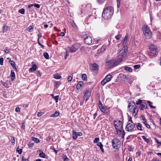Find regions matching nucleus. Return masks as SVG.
I'll use <instances>...</instances> for the list:
<instances>
[{
    "label": "nucleus",
    "mask_w": 161,
    "mask_h": 161,
    "mask_svg": "<svg viewBox=\"0 0 161 161\" xmlns=\"http://www.w3.org/2000/svg\"><path fill=\"white\" fill-rule=\"evenodd\" d=\"M128 51V47L126 46H124L121 50L119 51L118 58L115 61V64H120L123 60L126 57Z\"/></svg>",
    "instance_id": "1"
},
{
    "label": "nucleus",
    "mask_w": 161,
    "mask_h": 161,
    "mask_svg": "<svg viewBox=\"0 0 161 161\" xmlns=\"http://www.w3.org/2000/svg\"><path fill=\"white\" fill-rule=\"evenodd\" d=\"M113 13V8L111 6H109L104 9L102 14V16L105 19H109L111 18Z\"/></svg>",
    "instance_id": "2"
},
{
    "label": "nucleus",
    "mask_w": 161,
    "mask_h": 161,
    "mask_svg": "<svg viewBox=\"0 0 161 161\" xmlns=\"http://www.w3.org/2000/svg\"><path fill=\"white\" fill-rule=\"evenodd\" d=\"M133 108L132 110V115L135 116L138 113V108L136 106L135 103L133 101H131L129 103L128 106V108L130 112H131V109Z\"/></svg>",
    "instance_id": "3"
},
{
    "label": "nucleus",
    "mask_w": 161,
    "mask_h": 161,
    "mask_svg": "<svg viewBox=\"0 0 161 161\" xmlns=\"http://www.w3.org/2000/svg\"><path fill=\"white\" fill-rule=\"evenodd\" d=\"M142 29L145 37L147 39H150L152 35V32L150 29L146 25H143Z\"/></svg>",
    "instance_id": "4"
},
{
    "label": "nucleus",
    "mask_w": 161,
    "mask_h": 161,
    "mask_svg": "<svg viewBox=\"0 0 161 161\" xmlns=\"http://www.w3.org/2000/svg\"><path fill=\"white\" fill-rule=\"evenodd\" d=\"M121 144V142L118 139H114L112 141L113 147L117 149L119 147Z\"/></svg>",
    "instance_id": "5"
},
{
    "label": "nucleus",
    "mask_w": 161,
    "mask_h": 161,
    "mask_svg": "<svg viewBox=\"0 0 161 161\" xmlns=\"http://www.w3.org/2000/svg\"><path fill=\"white\" fill-rule=\"evenodd\" d=\"M149 48L150 50L149 53V56L152 58L155 56L157 53L156 46L153 45H151L149 47Z\"/></svg>",
    "instance_id": "6"
},
{
    "label": "nucleus",
    "mask_w": 161,
    "mask_h": 161,
    "mask_svg": "<svg viewBox=\"0 0 161 161\" xmlns=\"http://www.w3.org/2000/svg\"><path fill=\"white\" fill-rule=\"evenodd\" d=\"M134 126L131 123H128L125 128L126 130L128 132H132L134 130Z\"/></svg>",
    "instance_id": "7"
},
{
    "label": "nucleus",
    "mask_w": 161,
    "mask_h": 161,
    "mask_svg": "<svg viewBox=\"0 0 161 161\" xmlns=\"http://www.w3.org/2000/svg\"><path fill=\"white\" fill-rule=\"evenodd\" d=\"M84 41L88 45L91 44L92 41V37L87 36L85 37Z\"/></svg>",
    "instance_id": "8"
},
{
    "label": "nucleus",
    "mask_w": 161,
    "mask_h": 161,
    "mask_svg": "<svg viewBox=\"0 0 161 161\" xmlns=\"http://www.w3.org/2000/svg\"><path fill=\"white\" fill-rule=\"evenodd\" d=\"M78 48L77 45L74 44L70 47L69 50L71 53L75 52L78 49Z\"/></svg>",
    "instance_id": "9"
},
{
    "label": "nucleus",
    "mask_w": 161,
    "mask_h": 161,
    "mask_svg": "<svg viewBox=\"0 0 161 161\" xmlns=\"http://www.w3.org/2000/svg\"><path fill=\"white\" fill-rule=\"evenodd\" d=\"M117 122V121L116 120L114 121V126L115 127V128L117 130V132L118 134L119 135L121 134L122 133V131L121 130H119V127L117 125H116V124H115V123Z\"/></svg>",
    "instance_id": "10"
},
{
    "label": "nucleus",
    "mask_w": 161,
    "mask_h": 161,
    "mask_svg": "<svg viewBox=\"0 0 161 161\" xmlns=\"http://www.w3.org/2000/svg\"><path fill=\"white\" fill-rule=\"evenodd\" d=\"M91 93L89 90H86L84 94V97L86 98V101H87L90 97Z\"/></svg>",
    "instance_id": "11"
},
{
    "label": "nucleus",
    "mask_w": 161,
    "mask_h": 161,
    "mask_svg": "<svg viewBox=\"0 0 161 161\" xmlns=\"http://www.w3.org/2000/svg\"><path fill=\"white\" fill-rule=\"evenodd\" d=\"M84 85V83L82 81H80L76 86V88L77 89H81Z\"/></svg>",
    "instance_id": "12"
},
{
    "label": "nucleus",
    "mask_w": 161,
    "mask_h": 161,
    "mask_svg": "<svg viewBox=\"0 0 161 161\" xmlns=\"http://www.w3.org/2000/svg\"><path fill=\"white\" fill-rule=\"evenodd\" d=\"M8 80H6L5 82H4L2 80L0 81V82L3 86L7 88H8L9 87V86L8 84Z\"/></svg>",
    "instance_id": "13"
},
{
    "label": "nucleus",
    "mask_w": 161,
    "mask_h": 161,
    "mask_svg": "<svg viewBox=\"0 0 161 161\" xmlns=\"http://www.w3.org/2000/svg\"><path fill=\"white\" fill-rule=\"evenodd\" d=\"M100 109L102 112L105 114H107L108 113V110L106 107H103V108H101Z\"/></svg>",
    "instance_id": "14"
},
{
    "label": "nucleus",
    "mask_w": 161,
    "mask_h": 161,
    "mask_svg": "<svg viewBox=\"0 0 161 161\" xmlns=\"http://www.w3.org/2000/svg\"><path fill=\"white\" fill-rule=\"evenodd\" d=\"M98 65L96 63H94L92 65L91 69L93 70L96 71L98 70Z\"/></svg>",
    "instance_id": "15"
},
{
    "label": "nucleus",
    "mask_w": 161,
    "mask_h": 161,
    "mask_svg": "<svg viewBox=\"0 0 161 161\" xmlns=\"http://www.w3.org/2000/svg\"><path fill=\"white\" fill-rule=\"evenodd\" d=\"M115 61L114 62V63L110 62L109 63L106 64V67L108 68H111V67H113V66H115L118 65L116 64H115Z\"/></svg>",
    "instance_id": "16"
},
{
    "label": "nucleus",
    "mask_w": 161,
    "mask_h": 161,
    "mask_svg": "<svg viewBox=\"0 0 161 161\" xmlns=\"http://www.w3.org/2000/svg\"><path fill=\"white\" fill-rule=\"evenodd\" d=\"M72 132L73 139L75 140L78 137L77 132L74 130H73Z\"/></svg>",
    "instance_id": "17"
},
{
    "label": "nucleus",
    "mask_w": 161,
    "mask_h": 161,
    "mask_svg": "<svg viewBox=\"0 0 161 161\" xmlns=\"http://www.w3.org/2000/svg\"><path fill=\"white\" fill-rule=\"evenodd\" d=\"M10 76L11 77V80L12 81H13L15 79V75L14 72L13 70H12L11 71Z\"/></svg>",
    "instance_id": "18"
},
{
    "label": "nucleus",
    "mask_w": 161,
    "mask_h": 161,
    "mask_svg": "<svg viewBox=\"0 0 161 161\" xmlns=\"http://www.w3.org/2000/svg\"><path fill=\"white\" fill-rule=\"evenodd\" d=\"M136 127L137 129L140 130L142 131V125L141 124L139 123H137L136 124Z\"/></svg>",
    "instance_id": "19"
},
{
    "label": "nucleus",
    "mask_w": 161,
    "mask_h": 161,
    "mask_svg": "<svg viewBox=\"0 0 161 161\" xmlns=\"http://www.w3.org/2000/svg\"><path fill=\"white\" fill-rule=\"evenodd\" d=\"M37 68V66L36 64H33L31 67L29 69V71L31 72H33L36 70Z\"/></svg>",
    "instance_id": "20"
},
{
    "label": "nucleus",
    "mask_w": 161,
    "mask_h": 161,
    "mask_svg": "<svg viewBox=\"0 0 161 161\" xmlns=\"http://www.w3.org/2000/svg\"><path fill=\"white\" fill-rule=\"evenodd\" d=\"M112 78V76L110 74H108L106 75L105 78L104 79L105 80H106L108 82H109Z\"/></svg>",
    "instance_id": "21"
},
{
    "label": "nucleus",
    "mask_w": 161,
    "mask_h": 161,
    "mask_svg": "<svg viewBox=\"0 0 161 161\" xmlns=\"http://www.w3.org/2000/svg\"><path fill=\"white\" fill-rule=\"evenodd\" d=\"M106 49V46L105 45H103L101 48L98 49V52L99 53H102Z\"/></svg>",
    "instance_id": "22"
},
{
    "label": "nucleus",
    "mask_w": 161,
    "mask_h": 161,
    "mask_svg": "<svg viewBox=\"0 0 161 161\" xmlns=\"http://www.w3.org/2000/svg\"><path fill=\"white\" fill-rule=\"evenodd\" d=\"M9 63L12 66V67H13V68L14 69H17L16 68L15 66V63L13 61L9 60Z\"/></svg>",
    "instance_id": "23"
},
{
    "label": "nucleus",
    "mask_w": 161,
    "mask_h": 161,
    "mask_svg": "<svg viewBox=\"0 0 161 161\" xmlns=\"http://www.w3.org/2000/svg\"><path fill=\"white\" fill-rule=\"evenodd\" d=\"M140 119H141L142 120H143L142 123L143 124L147 123V119H146L144 116L143 115H141Z\"/></svg>",
    "instance_id": "24"
},
{
    "label": "nucleus",
    "mask_w": 161,
    "mask_h": 161,
    "mask_svg": "<svg viewBox=\"0 0 161 161\" xmlns=\"http://www.w3.org/2000/svg\"><path fill=\"white\" fill-rule=\"evenodd\" d=\"M147 108V106L145 103L142 104L141 105L140 109L141 110H143L144 109H146Z\"/></svg>",
    "instance_id": "25"
},
{
    "label": "nucleus",
    "mask_w": 161,
    "mask_h": 161,
    "mask_svg": "<svg viewBox=\"0 0 161 161\" xmlns=\"http://www.w3.org/2000/svg\"><path fill=\"white\" fill-rule=\"evenodd\" d=\"M71 25L75 29H77V27L74 21H72L70 22Z\"/></svg>",
    "instance_id": "26"
},
{
    "label": "nucleus",
    "mask_w": 161,
    "mask_h": 161,
    "mask_svg": "<svg viewBox=\"0 0 161 161\" xmlns=\"http://www.w3.org/2000/svg\"><path fill=\"white\" fill-rule=\"evenodd\" d=\"M59 114V112H58L57 111H56V112L53 114H52L50 117H57Z\"/></svg>",
    "instance_id": "27"
},
{
    "label": "nucleus",
    "mask_w": 161,
    "mask_h": 161,
    "mask_svg": "<svg viewBox=\"0 0 161 161\" xmlns=\"http://www.w3.org/2000/svg\"><path fill=\"white\" fill-rule=\"evenodd\" d=\"M40 153H39V155L40 157L43 158H46V155L45 154L43 153L42 151H40Z\"/></svg>",
    "instance_id": "28"
},
{
    "label": "nucleus",
    "mask_w": 161,
    "mask_h": 161,
    "mask_svg": "<svg viewBox=\"0 0 161 161\" xmlns=\"http://www.w3.org/2000/svg\"><path fill=\"white\" fill-rule=\"evenodd\" d=\"M118 125V126L119 127V128H121V129H122V121H121L119 120L118 123H117V124Z\"/></svg>",
    "instance_id": "29"
},
{
    "label": "nucleus",
    "mask_w": 161,
    "mask_h": 161,
    "mask_svg": "<svg viewBox=\"0 0 161 161\" xmlns=\"http://www.w3.org/2000/svg\"><path fill=\"white\" fill-rule=\"evenodd\" d=\"M32 140L33 141H34L36 143H39L40 142V140L38 138L35 137H32Z\"/></svg>",
    "instance_id": "30"
},
{
    "label": "nucleus",
    "mask_w": 161,
    "mask_h": 161,
    "mask_svg": "<svg viewBox=\"0 0 161 161\" xmlns=\"http://www.w3.org/2000/svg\"><path fill=\"white\" fill-rule=\"evenodd\" d=\"M8 30V26L6 25H4L3 27V32H5L7 31Z\"/></svg>",
    "instance_id": "31"
},
{
    "label": "nucleus",
    "mask_w": 161,
    "mask_h": 161,
    "mask_svg": "<svg viewBox=\"0 0 161 161\" xmlns=\"http://www.w3.org/2000/svg\"><path fill=\"white\" fill-rule=\"evenodd\" d=\"M147 103L149 104V106L151 108H156L155 106H154L152 105L153 103L149 101H147Z\"/></svg>",
    "instance_id": "32"
},
{
    "label": "nucleus",
    "mask_w": 161,
    "mask_h": 161,
    "mask_svg": "<svg viewBox=\"0 0 161 161\" xmlns=\"http://www.w3.org/2000/svg\"><path fill=\"white\" fill-rule=\"evenodd\" d=\"M124 69L130 72H131L132 71V69L131 68L129 67H125Z\"/></svg>",
    "instance_id": "33"
},
{
    "label": "nucleus",
    "mask_w": 161,
    "mask_h": 161,
    "mask_svg": "<svg viewBox=\"0 0 161 161\" xmlns=\"http://www.w3.org/2000/svg\"><path fill=\"white\" fill-rule=\"evenodd\" d=\"M81 78L83 80H87V76L86 74H84L82 75Z\"/></svg>",
    "instance_id": "34"
},
{
    "label": "nucleus",
    "mask_w": 161,
    "mask_h": 161,
    "mask_svg": "<svg viewBox=\"0 0 161 161\" xmlns=\"http://www.w3.org/2000/svg\"><path fill=\"white\" fill-rule=\"evenodd\" d=\"M128 34H126V35L123 40V43H124L125 42L126 43L127 41V39L128 38Z\"/></svg>",
    "instance_id": "35"
},
{
    "label": "nucleus",
    "mask_w": 161,
    "mask_h": 161,
    "mask_svg": "<svg viewBox=\"0 0 161 161\" xmlns=\"http://www.w3.org/2000/svg\"><path fill=\"white\" fill-rule=\"evenodd\" d=\"M122 35L120 34H118L115 36V38L117 40H119L121 37Z\"/></svg>",
    "instance_id": "36"
},
{
    "label": "nucleus",
    "mask_w": 161,
    "mask_h": 161,
    "mask_svg": "<svg viewBox=\"0 0 161 161\" xmlns=\"http://www.w3.org/2000/svg\"><path fill=\"white\" fill-rule=\"evenodd\" d=\"M18 12L19 13H21V14H25V10L24 8H22L19 10Z\"/></svg>",
    "instance_id": "37"
},
{
    "label": "nucleus",
    "mask_w": 161,
    "mask_h": 161,
    "mask_svg": "<svg viewBox=\"0 0 161 161\" xmlns=\"http://www.w3.org/2000/svg\"><path fill=\"white\" fill-rule=\"evenodd\" d=\"M43 55L44 58L46 59H48L49 58V55L47 53H43Z\"/></svg>",
    "instance_id": "38"
},
{
    "label": "nucleus",
    "mask_w": 161,
    "mask_h": 161,
    "mask_svg": "<svg viewBox=\"0 0 161 161\" xmlns=\"http://www.w3.org/2000/svg\"><path fill=\"white\" fill-rule=\"evenodd\" d=\"M142 139L145 141L147 143H149L150 142V140L149 139H147L146 138L145 136H142Z\"/></svg>",
    "instance_id": "39"
},
{
    "label": "nucleus",
    "mask_w": 161,
    "mask_h": 161,
    "mask_svg": "<svg viewBox=\"0 0 161 161\" xmlns=\"http://www.w3.org/2000/svg\"><path fill=\"white\" fill-rule=\"evenodd\" d=\"M54 78L56 79H60L61 78V76L58 74L54 75Z\"/></svg>",
    "instance_id": "40"
},
{
    "label": "nucleus",
    "mask_w": 161,
    "mask_h": 161,
    "mask_svg": "<svg viewBox=\"0 0 161 161\" xmlns=\"http://www.w3.org/2000/svg\"><path fill=\"white\" fill-rule=\"evenodd\" d=\"M98 105L100 109L101 108H103L104 107L100 100H99Z\"/></svg>",
    "instance_id": "41"
},
{
    "label": "nucleus",
    "mask_w": 161,
    "mask_h": 161,
    "mask_svg": "<svg viewBox=\"0 0 161 161\" xmlns=\"http://www.w3.org/2000/svg\"><path fill=\"white\" fill-rule=\"evenodd\" d=\"M27 30L29 32H31L33 30V28L32 26H30L28 27Z\"/></svg>",
    "instance_id": "42"
},
{
    "label": "nucleus",
    "mask_w": 161,
    "mask_h": 161,
    "mask_svg": "<svg viewBox=\"0 0 161 161\" xmlns=\"http://www.w3.org/2000/svg\"><path fill=\"white\" fill-rule=\"evenodd\" d=\"M16 150L19 154H21L22 152V149H19V147L17 148Z\"/></svg>",
    "instance_id": "43"
},
{
    "label": "nucleus",
    "mask_w": 161,
    "mask_h": 161,
    "mask_svg": "<svg viewBox=\"0 0 161 161\" xmlns=\"http://www.w3.org/2000/svg\"><path fill=\"white\" fill-rule=\"evenodd\" d=\"M99 138L98 137H96L94 139V140L93 141V143H98V142H99Z\"/></svg>",
    "instance_id": "44"
},
{
    "label": "nucleus",
    "mask_w": 161,
    "mask_h": 161,
    "mask_svg": "<svg viewBox=\"0 0 161 161\" xmlns=\"http://www.w3.org/2000/svg\"><path fill=\"white\" fill-rule=\"evenodd\" d=\"M142 102V100L141 99H139L136 102V104L137 105H140V104Z\"/></svg>",
    "instance_id": "45"
},
{
    "label": "nucleus",
    "mask_w": 161,
    "mask_h": 161,
    "mask_svg": "<svg viewBox=\"0 0 161 161\" xmlns=\"http://www.w3.org/2000/svg\"><path fill=\"white\" fill-rule=\"evenodd\" d=\"M34 145V143H33L29 142L28 145V146L29 148H32Z\"/></svg>",
    "instance_id": "46"
},
{
    "label": "nucleus",
    "mask_w": 161,
    "mask_h": 161,
    "mask_svg": "<svg viewBox=\"0 0 161 161\" xmlns=\"http://www.w3.org/2000/svg\"><path fill=\"white\" fill-rule=\"evenodd\" d=\"M107 82H108L107 81H106V80H105V79H104L101 82V84L103 85H104Z\"/></svg>",
    "instance_id": "47"
},
{
    "label": "nucleus",
    "mask_w": 161,
    "mask_h": 161,
    "mask_svg": "<svg viewBox=\"0 0 161 161\" xmlns=\"http://www.w3.org/2000/svg\"><path fill=\"white\" fill-rule=\"evenodd\" d=\"M98 3L100 4H101L103 3L106 0H97Z\"/></svg>",
    "instance_id": "48"
},
{
    "label": "nucleus",
    "mask_w": 161,
    "mask_h": 161,
    "mask_svg": "<svg viewBox=\"0 0 161 161\" xmlns=\"http://www.w3.org/2000/svg\"><path fill=\"white\" fill-rule=\"evenodd\" d=\"M11 142L12 143H14L15 141L14 137L13 136L11 137Z\"/></svg>",
    "instance_id": "49"
},
{
    "label": "nucleus",
    "mask_w": 161,
    "mask_h": 161,
    "mask_svg": "<svg viewBox=\"0 0 161 161\" xmlns=\"http://www.w3.org/2000/svg\"><path fill=\"white\" fill-rule=\"evenodd\" d=\"M58 96H56L55 97H54L53 98L54 100H55L56 103H57L58 102Z\"/></svg>",
    "instance_id": "50"
},
{
    "label": "nucleus",
    "mask_w": 161,
    "mask_h": 161,
    "mask_svg": "<svg viewBox=\"0 0 161 161\" xmlns=\"http://www.w3.org/2000/svg\"><path fill=\"white\" fill-rule=\"evenodd\" d=\"M3 58H0V64L1 65L3 64Z\"/></svg>",
    "instance_id": "51"
},
{
    "label": "nucleus",
    "mask_w": 161,
    "mask_h": 161,
    "mask_svg": "<svg viewBox=\"0 0 161 161\" xmlns=\"http://www.w3.org/2000/svg\"><path fill=\"white\" fill-rule=\"evenodd\" d=\"M140 65L137 64V65H134L133 67L135 69H137L140 67Z\"/></svg>",
    "instance_id": "52"
},
{
    "label": "nucleus",
    "mask_w": 161,
    "mask_h": 161,
    "mask_svg": "<svg viewBox=\"0 0 161 161\" xmlns=\"http://www.w3.org/2000/svg\"><path fill=\"white\" fill-rule=\"evenodd\" d=\"M34 6L35 7H36L37 8H39L40 7V5L39 4H36V3H35V4H34Z\"/></svg>",
    "instance_id": "53"
},
{
    "label": "nucleus",
    "mask_w": 161,
    "mask_h": 161,
    "mask_svg": "<svg viewBox=\"0 0 161 161\" xmlns=\"http://www.w3.org/2000/svg\"><path fill=\"white\" fill-rule=\"evenodd\" d=\"M15 111L17 112H20V108L19 107H16L15 109Z\"/></svg>",
    "instance_id": "54"
},
{
    "label": "nucleus",
    "mask_w": 161,
    "mask_h": 161,
    "mask_svg": "<svg viewBox=\"0 0 161 161\" xmlns=\"http://www.w3.org/2000/svg\"><path fill=\"white\" fill-rule=\"evenodd\" d=\"M72 77L71 76H69L68 78V81L69 82L71 81L72 80Z\"/></svg>",
    "instance_id": "55"
},
{
    "label": "nucleus",
    "mask_w": 161,
    "mask_h": 161,
    "mask_svg": "<svg viewBox=\"0 0 161 161\" xmlns=\"http://www.w3.org/2000/svg\"><path fill=\"white\" fill-rule=\"evenodd\" d=\"M69 55L68 51L67 50H66V55L64 57V58L65 59L67 58V57Z\"/></svg>",
    "instance_id": "56"
},
{
    "label": "nucleus",
    "mask_w": 161,
    "mask_h": 161,
    "mask_svg": "<svg viewBox=\"0 0 161 161\" xmlns=\"http://www.w3.org/2000/svg\"><path fill=\"white\" fill-rule=\"evenodd\" d=\"M37 41L39 45L41 46L42 48H44V46L39 42V41H38V40H37Z\"/></svg>",
    "instance_id": "57"
},
{
    "label": "nucleus",
    "mask_w": 161,
    "mask_h": 161,
    "mask_svg": "<svg viewBox=\"0 0 161 161\" xmlns=\"http://www.w3.org/2000/svg\"><path fill=\"white\" fill-rule=\"evenodd\" d=\"M144 125H145V126H146V127L147 128H148V129H149V128H150V125H148V124H147V123H144Z\"/></svg>",
    "instance_id": "58"
},
{
    "label": "nucleus",
    "mask_w": 161,
    "mask_h": 161,
    "mask_svg": "<svg viewBox=\"0 0 161 161\" xmlns=\"http://www.w3.org/2000/svg\"><path fill=\"white\" fill-rule=\"evenodd\" d=\"M155 140L156 141V142H157V143L158 144H160L161 143V142L159 141V140L157 138H155Z\"/></svg>",
    "instance_id": "59"
},
{
    "label": "nucleus",
    "mask_w": 161,
    "mask_h": 161,
    "mask_svg": "<svg viewBox=\"0 0 161 161\" xmlns=\"http://www.w3.org/2000/svg\"><path fill=\"white\" fill-rule=\"evenodd\" d=\"M42 34L41 33H39L38 35V41H39V38H41L42 37Z\"/></svg>",
    "instance_id": "60"
},
{
    "label": "nucleus",
    "mask_w": 161,
    "mask_h": 161,
    "mask_svg": "<svg viewBox=\"0 0 161 161\" xmlns=\"http://www.w3.org/2000/svg\"><path fill=\"white\" fill-rule=\"evenodd\" d=\"M97 146H99L100 147L103 145V144L101 142H98V143H97Z\"/></svg>",
    "instance_id": "61"
},
{
    "label": "nucleus",
    "mask_w": 161,
    "mask_h": 161,
    "mask_svg": "<svg viewBox=\"0 0 161 161\" xmlns=\"http://www.w3.org/2000/svg\"><path fill=\"white\" fill-rule=\"evenodd\" d=\"M122 134V137L123 138H124L125 135V132L124 130H123Z\"/></svg>",
    "instance_id": "62"
},
{
    "label": "nucleus",
    "mask_w": 161,
    "mask_h": 161,
    "mask_svg": "<svg viewBox=\"0 0 161 161\" xmlns=\"http://www.w3.org/2000/svg\"><path fill=\"white\" fill-rule=\"evenodd\" d=\"M4 52L6 53H8L9 52V50L8 49L5 48L4 50Z\"/></svg>",
    "instance_id": "63"
},
{
    "label": "nucleus",
    "mask_w": 161,
    "mask_h": 161,
    "mask_svg": "<svg viewBox=\"0 0 161 161\" xmlns=\"http://www.w3.org/2000/svg\"><path fill=\"white\" fill-rule=\"evenodd\" d=\"M26 160L28 161V159L25 158V157L23 156L22 158V161H26Z\"/></svg>",
    "instance_id": "64"
}]
</instances>
